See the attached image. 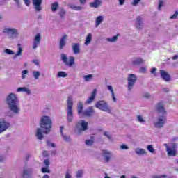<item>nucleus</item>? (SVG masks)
<instances>
[{"label": "nucleus", "mask_w": 178, "mask_h": 178, "mask_svg": "<svg viewBox=\"0 0 178 178\" xmlns=\"http://www.w3.org/2000/svg\"><path fill=\"white\" fill-rule=\"evenodd\" d=\"M18 8H20V0H14Z\"/></svg>", "instance_id": "052dcab7"}, {"label": "nucleus", "mask_w": 178, "mask_h": 178, "mask_svg": "<svg viewBox=\"0 0 178 178\" xmlns=\"http://www.w3.org/2000/svg\"><path fill=\"white\" fill-rule=\"evenodd\" d=\"M101 5H102V1H101V0H95L93 2L89 3V6L90 8H95V9L99 8Z\"/></svg>", "instance_id": "393cba45"}, {"label": "nucleus", "mask_w": 178, "mask_h": 178, "mask_svg": "<svg viewBox=\"0 0 178 178\" xmlns=\"http://www.w3.org/2000/svg\"><path fill=\"white\" fill-rule=\"evenodd\" d=\"M168 176L166 175H153L152 178H166Z\"/></svg>", "instance_id": "3c124183"}, {"label": "nucleus", "mask_w": 178, "mask_h": 178, "mask_svg": "<svg viewBox=\"0 0 178 178\" xmlns=\"http://www.w3.org/2000/svg\"><path fill=\"white\" fill-rule=\"evenodd\" d=\"M107 90H108V91H110L113 102H116L117 99H116V96L115 95V91L113 90V88L112 87V86L108 85Z\"/></svg>", "instance_id": "bb28decb"}, {"label": "nucleus", "mask_w": 178, "mask_h": 178, "mask_svg": "<svg viewBox=\"0 0 178 178\" xmlns=\"http://www.w3.org/2000/svg\"><path fill=\"white\" fill-rule=\"evenodd\" d=\"M145 60L141 58H136L132 60V66H140V65H144Z\"/></svg>", "instance_id": "5701e85b"}, {"label": "nucleus", "mask_w": 178, "mask_h": 178, "mask_svg": "<svg viewBox=\"0 0 178 178\" xmlns=\"http://www.w3.org/2000/svg\"><path fill=\"white\" fill-rule=\"evenodd\" d=\"M171 147L168 145V143H164V147L166 148L167 154L168 156H176L177 155V143H170Z\"/></svg>", "instance_id": "423d86ee"}, {"label": "nucleus", "mask_w": 178, "mask_h": 178, "mask_svg": "<svg viewBox=\"0 0 178 178\" xmlns=\"http://www.w3.org/2000/svg\"><path fill=\"white\" fill-rule=\"evenodd\" d=\"M119 5H124V2H126V0H118Z\"/></svg>", "instance_id": "680f3d73"}, {"label": "nucleus", "mask_w": 178, "mask_h": 178, "mask_svg": "<svg viewBox=\"0 0 178 178\" xmlns=\"http://www.w3.org/2000/svg\"><path fill=\"white\" fill-rule=\"evenodd\" d=\"M120 36V34L118 33L115 36L106 38V41H108V42H113V43L117 42Z\"/></svg>", "instance_id": "7c9ffc66"}, {"label": "nucleus", "mask_w": 178, "mask_h": 178, "mask_svg": "<svg viewBox=\"0 0 178 178\" xmlns=\"http://www.w3.org/2000/svg\"><path fill=\"white\" fill-rule=\"evenodd\" d=\"M160 76L164 81H170L172 80V77L170 76V74L168 73V72L165 71L164 70H159Z\"/></svg>", "instance_id": "a211bd4d"}, {"label": "nucleus", "mask_w": 178, "mask_h": 178, "mask_svg": "<svg viewBox=\"0 0 178 178\" xmlns=\"http://www.w3.org/2000/svg\"><path fill=\"white\" fill-rule=\"evenodd\" d=\"M140 2H141V0H134L132 2H131V5L133 6H137V5H138V3H140Z\"/></svg>", "instance_id": "8fccbe9b"}, {"label": "nucleus", "mask_w": 178, "mask_h": 178, "mask_svg": "<svg viewBox=\"0 0 178 178\" xmlns=\"http://www.w3.org/2000/svg\"><path fill=\"white\" fill-rule=\"evenodd\" d=\"M155 110L157 113L162 115V116H166V109L165 108V104L163 102H160L156 104Z\"/></svg>", "instance_id": "ddd939ff"}, {"label": "nucleus", "mask_w": 178, "mask_h": 178, "mask_svg": "<svg viewBox=\"0 0 178 178\" xmlns=\"http://www.w3.org/2000/svg\"><path fill=\"white\" fill-rule=\"evenodd\" d=\"M49 168V167H42L41 169L42 173H51V170Z\"/></svg>", "instance_id": "ea45409f"}, {"label": "nucleus", "mask_w": 178, "mask_h": 178, "mask_svg": "<svg viewBox=\"0 0 178 178\" xmlns=\"http://www.w3.org/2000/svg\"><path fill=\"white\" fill-rule=\"evenodd\" d=\"M152 74H154V76H156V68H152L151 70Z\"/></svg>", "instance_id": "13d9d810"}, {"label": "nucleus", "mask_w": 178, "mask_h": 178, "mask_svg": "<svg viewBox=\"0 0 178 178\" xmlns=\"http://www.w3.org/2000/svg\"><path fill=\"white\" fill-rule=\"evenodd\" d=\"M24 2L26 6H30L31 1L30 0H24Z\"/></svg>", "instance_id": "bf43d9fd"}, {"label": "nucleus", "mask_w": 178, "mask_h": 178, "mask_svg": "<svg viewBox=\"0 0 178 178\" xmlns=\"http://www.w3.org/2000/svg\"><path fill=\"white\" fill-rule=\"evenodd\" d=\"M40 128L36 130L35 136L38 140H42L44 134H49L52 130V120L49 116L44 115L40 122Z\"/></svg>", "instance_id": "f257e3e1"}, {"label": "nucleus", "mask_w": 178, "mask_h": 178, "mask_svg": "<svg viewBox=\"0 0 178 178\" xmlns=\"http://www.w3.org/2000/svg\"><path fill=\"white\" fill-rule=\"evenodd\" d=\"M104 136H105L106 137H107V138H108V140H110V138H111V135H109V133L108 131H104Z\"/></svg>", "instance_id": "4d7b16f0"}, {"label": "nucleus", "mask_w": 178, "mask_h": 178, "mask_svg": "<svg viewBox=\"0 0 178 178\" xmlns=\"http://www.w3.org/2000/svg\"><path fill=\"white\" fill-rule=\"evenodd\" d=\"M177 140H178L177 136H175L172 139V143H175V141H177Z\"/></svg>", "instance_id": "69168bd1"}, {"label": "nucleus", "mask_w": 178, "mask_h": 178, "mask_svg": "<svg viewBox=\"0 0 178 178\" xmlns=\"http://www.w3.org/2000/svg\"><path fill=\"white\" fill-rule=\"evenodd\" d=\"M143 98H145L146 99H149L151 98V94L146 92L143 94Z\"/></svg>", "instance_id": "5fc2aeb1"}, {"label": "nucleus", "mask_w": 178, "mask_h": 178, "mask_svg": "<svg viewBox=\"0 0 178 178\" xmlns=\"http://www.w3.org/2000/svg\"><path fill=\"white\" fill-rule=\"evenodd\" d=\"M58 8H59V3L56 1L51 3V9L52 12H56V10H58Z\"/></svg>", "instance_id": "f704fd0d"}, {"label": "nucleus", "mask_w": 178, "mask_h": 178, "mask_svg": "<svg viewBox=\"0 0 178 178\" xmlns=\"http://www.w3.org/2000/svg\"><path fill=\"white\" fill-rule=\"evenodd\" d=\"M3 33L6 34L10 40L19 38V31L16 28L5 26L3 29Z\"/></svg>", "instance_id": "39448f33"}, {"label": "nucleus", "mask_w": 178, "mask_h": 178, "mask_svg": "<svg viewBox=\"0 0 178 178\" xmlns=\"http://www.w3.org/2000/svg\"><path fill=\"white\" fill-rule=\"evenodd\" d=\"M120 149H122V150H127V149H129V146H127V145L125 144H122L120 147Z\"/></svg>", "instance_id": "603ef678"}, {"label": "nucleus", "mask_w": 178, "mask_h": 178, "mask_svg": "<svg viewBox=\"0 0 178 178\" xmlns=\"http://www.w3.org/2000/svg\"><path fill=\"white\" fill-rule=\"evenodd\" d=\"M48 156H49L48 152H47V151H44V152H43V156H44V158H47Z\"/></svg>", "instance_id": "e2e57ef3"}, {"label": "nucleus", "mask_w": 178, "mask_h": 178, "mask_svg": "<svg viewBox=\"0 0 178 178\" xmlns=\"http://www.w3.org/2000/svg\"><path fill=\"white\" fill-rule=\"evenodd\" d=\"M83 109H84V105L83 104V102H79L77 104L78 115H83Z\"/></svg>", "instance_id": "c85d7f7f"}, {"label": "nucleus", "mask_w": 178, "mask_h": 178, "mask_svg": "<svg viewBox=\"0 0 178 178\" xmlns=\"http://www.w3.org/2000/svg\"><path fill=\"white\" fill-rule=\"evenodd\" d=\"M5 104L8 111H10L13 115H20L22 108H20V102L16 94L13 92L9 93L6 97Z\"/></svg>", "instance_id": "f03ea898"}, {"label": "nucleus", "mask_w": 178, "mask_h": 178, "mask_svg": "<svg viewBox=\"0 0 178 178\" xmlns=\"http://www.w3.org/2000/svg\"><path fill=\"white\" fill-rule=\"evenodd\" d=\"M67 122L72 123L74 119L73 116V97L70 96L67 99Z\"/></svg>", "instance_id": "20e7f679"}, {"label": "nucleus", "mask_w": 178, "mask_h": 178, "mask_svg": "<svg viewBox=\"0 0 178 178\" xmlns=\"http://www.w3.org/2000/svg\"><path fill=\"white\" fill-rule=\"evenodd\" d=\"M95 97H97V89H94V90L92 92L90 97H88V99L86 101L85 104L86 105H90V104H92L95 99Z\"/></svg>", "instance_id": "6ab92c4d"}, {"label": "nucleus", "mask_w": 178, "mask_h": 178, "mask_svg": "<svg viewBox=\"0 0 178 178\" xmlns=\"http://www.w3.org/2000/svg\"><path fill=\"white\" fill-rule=\"evenodd\" d=\"M135 154H136V155H145L147 154V151L144 149L136 148L135 149Z\"/></svg>", "instance_id": "2f4dec72"}, {"label": "nucleus", "mask_w": 178, "mask_h": 178, "mask_svg": "<svg viewBox=\"0 0 178 178\" xmlns=\"http://www.w3.org/2000/svg\"><path fill=\"white\" fill-rule=\"evenodd\" d=\"M163 91H164V92H169L170 90H169V88H163Z\"/></svg>", "instance_id": "774afa93"}, {"label": "nucleus", "mask_w": 178, "mask_h": 178, "mask_svg": "<svg viewBox=\"0 0 178 178\" xmlns=\"http://www.w3.org/2000/svg\"><path fill=\"white\" fill-rule=\"evenodd\" d=\"M22 91L23 92H26V94H27V95H31V90L29 88L19 87L17 90V92H21Z\"/></svg>", "instance_id": "a878e982"}, {"label": "nucleus", "mask_w": 178, "mask_h": 178, "mask_svg": "<svg viewBox=\"0 0 178 178\" xmlns=\"http://www.w3.org/2000/svg\"><path fill=\"white\" fill-rule=\"evenodd\" d=\"M27 74H29V70H24L22 72V79L24 80V79H26L27 77Z\"/></svg>", "instance_id": "37998d69"}, {"label": "nucleus", "mask_w": 178, "mask_h": 178, "mask_svg": "<svg viewBox=\"0 0 178 178\" xmlns=\"http://www.w3.org/2000/svg\"><path fill=\"white\" fill-rule=\"evenodd\" d=\"M32 3L33 5V9L36 12H41L42 10V0H32Z\"/></svg>", "instance_id": "dca6fc26"}, {"label": "nucleus", "mask_w": 178, "mask_h": 178, "mask_svg": "<svg viewBox=\"0 0 178 178\" xmlns=\"http://www.w3.org/2000/svg\"><path fill=\"white\" fill-rule=\"evenodd\" d=\"M102 156L106 163H109V162H111V159H112V152L106 149L102 150Z\"/></svg>", "instance_id": "4468645a"}, {"label": "nucleus", "mask_w": 178, "mask_h": 178, "mask_svg": "<svg viewBox=\"0 0 178 178\" xmlns=\"http://www.w3.org/2000/svg\"><path fill=\"white\" fill-rule=\"evenodd\" d=\"M32 74L35 80H38L40 76H41V72H40V71H33Z\"/></svg>", "instance_id": "c9c22d12"}, {"label": "nucleus", "mask_w": 178, "mask_h": 178, "mask_svg": "<svg viewBox=\"0 0 178 178\" xmlns=\"http://www.w3.org/2000/svg\"><path fill=\"white\" fill-rule=\"evenodd\" d=\"M34 168L33 167L25 165L21 174V178H33Z\"/></svg>", "instance_id": "6e6552de"}, {"label": "nucleus", "mask_w": 178, "mask_h": 178, "mask_svg": "<svg viewBox=\"0 0 178 178\" xmlns=\"http://www.w3.org/2000/svg\"><path fill=\"white\" fill-rule=\"evenodd\" d=\"M83 175H84V171L83 170H80L79 171H77L76 173V178H82Z\"/></svg>", "instance_id": "58836bf2"}, {"label": "nucleus", "mask_w": 178, "mask_h": 178, "mask_svg": "<svg viewBox=\"0 0 178 178\" xmlns=\"http://www.w3.org/2000/svg\"><path fill=\"white\" fill-rule=\"evenodd\" d=\"M162 6H163V0H159L158 10H162Z\"/></svg>", "instance_id": "a18cd8bd"}, {"label": "nucleus", "mask_w": 178, "mask_h": 178, "mask_svg": "<svg viewBox=\"0 0 178 178\" xmlns=\"http://www.w3.org/2000/svg\"><path fill=\"white\" fill-rule=\"evenodd\" d=\"M177 16H178V11H175V13L170 17V19L175 20L177 19Z\"/></svg>", "instance_id": "49530a36"}, {"label": "nucleus", "mask_w": 178, "mask_h": 178, "mask_svg": "<svg viewBox=\"0 0 178 178\" xmlns=\"http://www.w3.org/2000/svg\"><path fill=\"white\" fill-rule=\"evenodd\" d=\"M57 77H67V73L63 71H60L58 72Z\"/></svg>", "instance_id": "4c0bfd02"}, {"label": "nucleus", "mask_w": 178, "mask_h": 178, "mask_svg": "<svg viewBox=\"0 0 178 178\" xmlns=\"http://www.w3.org/2000/svg\"><path fill=\"white\" fill-rule=\"evenodd\" d=\"M5 54H7L8 55H13V54H15V52H13V51L9 49H6L4 50Z\"/></svg>", "instance_id": "de8ad7c7"}, {"label": "nucleus", "mask_w": 178, "mask_h": 178, "mask_svg": "<svg viewBox=\"0 0 178 178\" xmlns=\"http://www.w3.org/2000/svg\"><path fill=\"white\" fill-rule=\"evenodd\" d=\"M147 149L149 151V152H151V154H154V152H155V149H154V146L152 145H147Z\"/></svg>", "instance_id": "a19ab883"}, {"label": "nucleus", "mask_w": 178, "mask_h": 178, "mask_svg": "<svg viewBox=\"0 0 178 178\" xmlns=\"http://www.w3.org/2000/svg\"><path fill=\"white\" fill-rule=\"evenodd\" d=\"M166 115H161L157 118V121L154 122L156 129H163L166 123Z\"/></svg>", "instance_id": "9b49d317"}, {"label": "nucleus", "mask_w": 178, "mask_h": 178, "mask_svg": "<svg viewBox=\"0 0 178 178\" xmlns=\"http://www.w3.org/2000/svg\"><path fill=\"white\" fill-rule=\"evenodd\" d=\"M91 41H92V34L88 33L85 40V45H86V47L90 45Z\"/></svg>", "instance_id": "c756f323"}, {"label": "nucleus", "mask_w": 178, "mask_h": 178, "mask_svg": "<svg viewBox=\"0 0 178 178\" xmlns=\"http://www.w3.org/2000/svg\"><path fill=\"white\" fill-rule=\"evenodd\" d=\"M104 22V16L99 15L96 18L95 27H98Z\"/></svg>", "instance_id": "473e14b6"}, {"label": "nucleus", "mask_w": 178, "mask_h": 178, "mask_svg": "<svg viewBox=\"0 0 178 178\" xmlns=\"http://www.w3.org/2000/svg\"><path fill=\"white\" fill-rule=\"evenodd\" d=\"M140 73H145L147 72V68L145 67H141L139 70Z\"/></svg>", "instance_id": "6e6d98bb"}, {"label": "nucleus", "mask_w": 178, "mask_h": 178, "mask_svg": "<svg viewBox=\"0 0 178 178\" xmlns=\"http://www.w3.org/2000/svg\"><path fill=\"white\" fill-rule=\"evenodd\" d=\"M43 163L45 165V166L47 168H49V165H50V161H49V159H47L44 161Z\"/></svg>", "instance_id": "09e8293b"}, {"label": "nucleus", "mask_w": 178, "mask_h": 178, "mask_svg": "<svg viewBox=\"0 0 178 178\" xmlns=\"http://www.w3.org/2000/svg\"><path fill=\"white\" fill-rule=\"evenodd\" d=\"M79 2L81 5H85L86 3L87 2V0H79Z\"/></svg>", "instance_id": "0e129e2a"}, {"label": "nucleus", "mask_w": 178, "mask_h": 178, "mask_svg": "<svg viewBox=\"0 0 178 178\" xmlns=\"http://www.w3.org/2000/svg\"><path fill=\"white\" fill-rule=\"evenodd\" d=\"M67 41V35L65 34L61 37L59 41V49H63L66 47V42Z\"/></svg>", "instance_id": "412c9836"}, {"label": "nucleus", "mask_w": 178, "mask_h": 178, "mask_svg": "<svg viewBox=\"0 0 178 178\" xmlns=\"http://www.w3.org/2000/svg\"><path fill=\"white\" fill-rule=\"evenodd\" d=\"M82 115L86 118H92V116L95 115V110L94 109V107L90 106L83 111Z\"/></svg>", "instance_id": "2eb2a0df"}, {"label": "nucleus", "mask_w": 178, "mask_h": 178, "mask_svg": "<svg viewBox=\"0 0 178 178\" xmlns=\"http://www.w3.org/2000/svg\"><path fill=\"white\" fill-rule=\"evenodd\" d=\"M70 9H72V10H83V7L81 6H76L74 4H70Z\"/></svg>", "instance_id": "72a5a7b5"}, {"label": "nucleus", "mask_w": 178, "mask_h": 178, "mask_svg": "<svg viewBox=\"0 0 178 178\" xmlns=\"http://www.w3.org/2000/svg\"><path fill=\"white\" fill-rule=\"evenodd\" d=\"M95 108H97V109H100V111H103L104 112H107V113H111L112 109H111V107L108 105V103L105 102L104 100H100L97 102L95 104Z\"/></svg>", "instance_id": "0eeeda50"}, {"label": "nucleus", "mask_w": 178, "mask_h": 178, "mask_svg": "<svg viewBox=\"0 0 178 178\" xmlns=\"http://www.w3.org/2000/svg\"><path fill=\"white\" fill-rule=\"evenodd\" d=\"M12 124L5 118L0 119V134H2L6 130L10 129Z\"/></svg>", "instance_id": "f8f14e48"}, {"label": "nucleus", "mask_w": 178, "mask_h": 178, "mask_svg": "<svg viewBox=\"0 0 178 178\" xmlns=\"http://www.w3.org/2000/svg\"><path fill=\"white\" fill-rule=\"evenodd\" d=\"M64 129H65V127L63 126H61L60 127V133L62 136V138L63 140H64V141H65V143H70L72 141V138H70V136L63 134Z\"/></svg>", "instance_id": "aec40b11"}, {"label": "nucleus", "mask_w": 178, "mask_h": 178, "mask_svg": "<svg viewBox=\"0 0 178 178\" xmlns=\"http://www.w3.org/2000/svg\"><path fill=\"white\" fill-rule=\"evenodd\" d=\"M135 26H136V29H138V30H141V29H143V27L144 26V22H143V17H136Z\"/></svg>", "instance_id": "4be33fe9"}, {"label": "nucleus", "mask_w": 178, "mask_h": 178, "mask_svg": "<svg viewBox=\"0 0 178 178\" xmlns=\"http://www.w3.org/2000/svg\"><path fill=\"white\" fill-rule=\"evenodd\" d=\"M85 81H91L92 80V74H88L83 76Z\"/></svg>", "instance_id": "79ce46f5"}, {"label": "nucleus", "mask_w": 178, "mask_h": 178, "mask_svg": "<svg viewBox=\"0 0 178 178\" xmlns=\"http://www.w3.org/2000/svg\"><path fill=\"white\" fill-rule=\"evenodd\" d=\"M86 130H88V122H86V121L81 120L76 123L74 133L76 136H81V134H83L84 131H86Z\"/></svg>", "instance_id": "7ed1b4c3"}, {"label": "nucleus", "mask_w": 178, "mask_h": 178, "mask_svg": "<svg viewBox=\"0 0 178 178\" xmlns=\"http://www.w3.org/2000/svg\"><path fill=\"white\" fill-rule=\"evenodd\" d=\"M58 15H60V17H61V19H63V17H65V15H66L65 10L63 8H60V11L58 12Z\"/></svg>", "instance_id": "e433bc0d"}, {"label": "nucleus", "mask_w": 178, "mask_h": 178, "mask_svg": "<svg viewBox=\"0 0 178 178\" xmlns=\"http://www.w3.org/2000/svg\"><path fill=\"white\" fill-rule=\"evenodd\" d=\"M41 40H42V38H41L40 33H38L35 35L33 42V49H37V48H38V45L41 44Z\"/></svg>", "instance_id": "f3484780"}, {"label": "nucleus", "mask_w": 178, "mask_h": 178, "mask_svg": "<svg viewBox=\"0 0 178 178\" xmlns=\"http://www.w3.org/2000/svg\"><path fill=\"white\" fill-rule=\"evenodd\" d=\"M137 120L139 123H145V120L143 118V115H137Z\"/></svg>", "instance_id": "c03bdc74"}, {"label": "nucleus", "mask_w": 178, "mask_h": 178, "mask_svg": "<svg viewBox=\"0 0 178 178\" xmlns=\"http://www.w3.org/2000/svg\"><path fill=\"white\" fill-rule=\"evenodd\" d=\"M72 49L73 54L79 55L80 54V43H72Z\"/></svg>", "instance_id": "b1692460"}, {"label": "nucleus", "mask_w": 178, "mask_h": 178, "mask_svg": "<svg viewBox=\"0 0 178 178\" xmlns=\"http://www.w3.org/2000/svg\"><path fill=\"white\" fill-rule=\"evenodd\" d=\"M85 143L86 144V145H92V144H94V141L92 140H86Z\"/></svg>", "instance_id": "864d4df0"}, {"label": "nucleus", "mask_w": 178, "mask_h": 178, "mask_svg": "<svg viewBox=\"0 0 178 178\" xmlns=\"http://www.w3.org/2000/svg\"><path fill=\"white\" fill-rule=\"evenodd\" d=\"M18 51L15 54V55L13 56V59H16L17 56H22L23 55V48L22 47V45L20 44H17Z\"/></svg>", "instance_id": "cd10ccee"}, {"label": "nucleus", "mask_w": 178, "mask_h": 178, "mask_svg": "<svg viewBox=\"0 0 178 178\" xmlns=\"http://www.w3.org/2000/svg\"><path fill=\"white\" fill-rule=\"evenodd\" d=\"M60 59L62 62H63L64 65L65 66H68L69 67H72L73 65H74V56H70L69 57V62L67 61V56L65 54H60Z\"/></svg>", "instance_id": "9d476101"}, {"label": "nucleus", "mask_w": 178, "mask_h": 178, "mask_svg": "<svg viewBox=\"0 0 178 178\" xmlns=\"http://www.w3.org/2000/svg\"><path fill=\"white\" fill-rule=\"evenodd\" d=\"M127 88L128 91H131L133 90V88L134 87V85L136 84V81H137V76L134 74H130L128 75L127 77Z\"/></svg>", "instance_id": "1a4fd4ad"}, {"label": "nucleus", "mask_w": 178, "mask_h": 178, "mask_svg": "<svg viewBox=\"0 0 178 178\" xmlns=\"http://www.w3.org/2000/svg\"><path fill=\"white\" fill-rule=\"evenodd\" d=\"M65 178H72V175H70L69 174V172H67V173L65 174Z\"/></svg>", "instance_id": "338daca9"}]
</instances>
